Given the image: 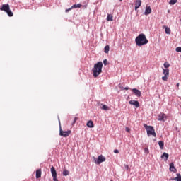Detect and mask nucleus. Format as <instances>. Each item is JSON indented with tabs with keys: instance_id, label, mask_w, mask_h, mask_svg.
Wrapping results in <instances>:
<instances>
[{
	"instance_id": "a211bd4d",
	"label": "nucleus",
	"mask_w": 181,
	"mask_h": 181,
	"mask_svg": "<svg viewBox=\"0 0 181 181\" xmlns=\"http://www.w3.org/2000/svg\"><path fill=\"white\" fill-rule=\"evenodd\" d=\"M113 16H112V14H107V21H108V22H112L113 21H114V19H113Z\"/></svg>"
},
{
	"instance_id": "423d86ee",
	"label": "nucleus",
	"mask_w": 181,
	"mask_h": 181,
	"mask_svg": "<svg viewBox=\"0 0 181 181\" xmlns=\"http://www.w3.org/2000/svg\"><path fill=\"white\" fill-rule=\"evenodd\" d=\"M106 158L104 157V156L100 155L98 157V160H95V163H97V165H100V163H103V162H105Z\"/></svg>"
},
{
	"instance_id": "f3484780",
	"label": "nucleus",
	"mask_w": 181,
	"mask_h": 181,
	"mask_svg": "<svg viewBox=\"0 0 181 181\" xmlns=\"http://www.w3.org/2000/svg\"><path fill=\"white\" fill-rule=\"evenodd\" d=\"M86 125L88 128H94V122L92 120H89Z\"/></svg>"
},
{
	"instance_id": "9d476101",
	"label": "nucleus",
	"mask_w": 181,
	"mask_h": 181,
	"mask_svg": "<svg viewBox=\"0 0 181 181\" xmlns=\"http://www.w3.org/2000/svg\"><path fill=\"white\" fill-rule=\"evenodd\" d=\"M129 104H131V105H135L136 108H139V102H138V100H130Z\"/></svg>"
},
{
	"instance_id": "dca6fc26",
	"label": "nucleus",
	"mask_w": 181,
	"mask_h": 181,
	"mask_svg": "<svg viewBox=\"0 0 181 181\" xmlns=\"http://www.w3.org/2000/svg\"><path fill=\"white\" fill-rule=\"evenodd\" d=\"M42 177V169H38L36 170V179Z\"/></svg>"
},
{
	"instance_id": "1a4fd4ad",
	"label": "nucleus",
	"mask_w": 181,
	"mask_h": 181,
	"mask_svg": "<svg viewBox=\"0 0 181 181\" xmlns=\"http://www.w3.org/2000/svg\"><path fill=\"white\" fill-rule=\"evenodd\" d=\"M132 92L134 93V94H135V95H136V97H141V95H142L141 90H139L136 88H133Z\"/></svg>"
},
{
	"instance_id": "2eb2a0df",
	"label": "nucleus",
	"mask_w": 181,
	"mask_h": 181,
	"mask_svg": "<svg viewBox=\"0 0 181 181\" xmlns=\"http://www.w3.org/2000/svg\"><path fill=\"white\" fill-rule=\"evenodd\" d=\"M161 159H164V160L166 162V160L169 159V154L168 153H163L161 156Z\"/></svg>"
},
{
	"instance_id": "20e7f679",
	"label": "nucleus",
	"mask_w": 181,
	"mask_h": 181,
	"mask_svg": "<svg viewBox=\"0 0 181 181\" xmlns=\"http://www.w3.org/2000/svg\"><path fill=\"white\" fill-rule=\"evenodd\" d=\"M0 11H4L8 16H13V13L11 11V7L9 4H3L1 7H0Z\"/></svg>"
},
{
	"instance_id": "393cba45",
	"label": "nucleus",
	"mask_w": 181,
	"mask_h": 181,
	"mask_svg": "<svg viewBox=\"0 0 181 181\" xmlns=\"http://www.w3.org/2000/svg\"><path fill=\"white\" fill-rule=\"evenodd\" d=\"M174 180L176 181H181V175L180 174H177V177L175 178H174Z\"/></svg>"
},
{
	"instance_id": "473e14b6",
	"label": "nucleus",
	"mask_w": 181,
	"mask_h": 181,
	"mask_svg": "<svg viewBox=\"0 0 181 181\" xmlns=\"http://www.w3.org/2000/svg\"><path fill=\"white\" fill-rule=\"evenodd\" d=\"M114 153H119V151L115 149V150H114Z\"/></svg>"
},
{
	"instance_id": "c756f323",
	"label": "nucleus",
	"mask_w": 181,
	"mask_h": 181,
	"mask_svg": "<svg viewBox=\"0 0 181 181\" xmlns=\"http://www.w3.org/2000/svg\"><path fill=\"white\" fill-rule=\"evenodd\" d=\"M144 152H145L146 153H149V149H148V148H144Z\"/></svg>"
},
{
	"instance_id": "6e6552de",
	"label": "nucleus",
	"mask_w": 181,
	"mask_h": 181,
	"mask_svg": "<svg viewBox=\"0 0 181 181\" xmlns=\"http://www.w3.org/2000/svg\"><path fill=\"white\" fill-rule=\"evenodd\" d=\"M170 172H173V173H176L177 172V170L176 169V167H175V163H171L170 164Z\"/></svg>"
},
{
	"instance_id": "ddd939ff",
	"label": "nucleus",
	"mask_w": 181,
	"mask_h": 181,
	"mask_svg": "<svg viewBox=\"0 0 181 181\" xmlns=\"http://www.w3.org/2000/svg\"><path fill=\"white\" fill-rule=\"evenodd\" d=\"M152 13V9H151V6H146L144 12V15H150Z\"/></svg>"
},
{
	"instance_id": "6ab92c4d",
	"label": "nucleus",
	"mask_w": 181,
	"mask_h": 181,
	"mask_svg": "<svg viewBox=\"0 0 181 181\" xmlns=\"http://www.w3.org/2000/svg\"><path fill=\"white\" fill-rule=\"evenodd\" d=\"M101 105V110H104V111H108V110H110V107L107 105L103 104Z\"/></svg>"
},
{
	"instance_id": "a878e982",
	"label": "nucleus",
	"mask_w": 181,
	"mask_h": 181,
	"mask_svg": "<svg viewBox=\"0 0 181 181\" xmlns=\"http://www.w3.org/2000/svg\"><path fill=\"white\" fill-rule=\"evenodd\" d=\"M176 2H177V0H170L169 4H170V5H175V4H176Z\"/></svg>"
},
{
	"instance_id": "f704fd0d",
	"label": "nucleus",
	"mask_w": 181,
	"mask_h": 181,
	"mask_svg": "<svg viewBox=\"0 0 181 181\" xmlns=\"http://www.w3.org/2000/svg\"><path fill=\"white\" fill-rule=\"evenodd\" d=\"M53 180H54V181H59V180H57V177H53Z\"/></svg>"
},
{
	"instance_id": "e433bc0d",
	"label": "nucleus",
	"mask_w": 181,
	"mask_h": 181,
	"mask_svg": "<svg viewBox=\"0 0 181 181\" xmlns=\"http://www.w3.org/2000/svg\"><path fill=\"white\" fill-rule=\"evenodd\" d=\"M124 90H129V87H126V88H124Z\"/></svg>"
},
{
	"instance_id": "f03ea898",
	"label": "nucleus",
	"mask_w": 181,
	"mask_h": 181,
	"mask_svg": "<svg viewBox=\"0 0 181 181\" xmlns=\"http://www.w3.org/2000/svg\"><path fill=\"white\" fill-rule=\"evenodd\" d=\"M136 46H144V45H147L148 43V39H146V36L145 34H139L135 39Z\"/></svg>"
},
{
	"instance_id": "bb28decb",
	"label": "nucleus",
	"mask_w": 181,
	"mask_h": 181,
	"mask_svg": "<svg viewBox=\"0 0 181 181\" xmlns=\"http://www.w3.org/2000/svg\"><path fill=\"white\" fill-rule=\"evenodd\" d=\"M170 64L169 63H168V62L164 63V67L165 69H168V67H170Z\"/></svg>"
},
{
	"instance_id": "412c9836",
	"label": "nucleus",
	"mask_w": 181,
	"mask_h": 181,
	"mask_svg": "<svg viewBox=\"0 0 181 181\" xmlns=\"http://www.w3.org/2000/svg\"><path fill=\"white\" fill-rule=\"evenodd\" d=\"M110 52V45H106L104 48V52L107 54Z\"/></svg>"
},
{
	"instance_id": "72a5a7b5",
	"label": "nucleus",
	"mask_w": 181,
	"mask_h": 181,
	"mask_svg": "<svg viewBox=\"0 0 181 181\" xmlns=\"http://www.w3.org/2000/svg\"><path fill=\"white\" fill-rule=\"evenodd\" d=\"M124 168H125V169H127V170H128V169H129V167L128 166V165H124Z\"/></svg>"
},
{
	"instance_id": "7ed1b4c3",
	"label": "nucleus",
	"mask_w": 181,
	"mask_h": 181,
	"mask_svg": "<svg viewBox=\"0 0 181 181\" xmlns=\"http://www.w3.org/2000/svg\"><path fill=\"white\" fill-rule=\"evenodd\" d=\"M144 127L147 131L148 136H151V135H153L154 138H156V132H155V129L153 128V127L148 126L146 124H144Z\"/></svg>"
},
{
	"instance_id": "39448f33",
	"label": "nucleus",
	"mask_w": 181,
	"mask_h": 181,
	"mask_svg": "<svg viewBox=\"0 0 181 181\" xmlns=\"http://www.w3.org/2000/svg\"><path fill=\"white\" fill-rule=\"evenodd\" d=\"M70 134H71V130H69V131H63V129H62V127H60L59 128V135L60 136H64V138L69 136V135H70Z\"/></svg>"
},
{
	"instance_id": "c9c22d12",
	"label": "nucleus",
	"mask_w": 181,
	"mask_h": 181,
	"mask_svg": "<svg viewBox=\"0 0 181 181\" xmlns=\"http://www.w3.org/2000/svg\"><path fill=\"white\" fill-rule=\"evenodd\" d=\"M76 121H77V117H75V118H74V124H76Z\"/></svg>"
},
{
	"instance_id": "2f4dec72",
	"label": "nucleus",
	"mask_w": 181,
	"mask_h": 181,
	"mask_svg": "<svg viewBox=\"0 0 181 181\" xmlns=\"http://www.w3.org/2000/svg\"><path fill=\"white\" fill-rule=\"evenodd\" d=\"M71 9H73V8H71V7L70 8L66 9L65 12H66V13L70 12V11H71Z\"/></svg>"
},
{
	"instance_id": "f257e3e1",
	"label": "nucleus",
	"mask_w": 181,
	"mask_h": 181,
	"mask_svg": "<svg viewBox=\"0 0 181 181\" xmlns=\"http://www.w3.org/2000/svg\"><path fill=\"white\" fill-rule=\"evenodd\" d=\"M93 73V77L97 78L103 73V62H99L94 64V67L92 69Z\"/></svg>"
},
{
	"instance_id": "b1692460",
	"label": "nucleus",
	"mask_w": 181,
	"mask_h": 181,
	"mask_svg": "<svg viewBox=\"0 0 181 181\" xmlns=\"http://www.w3.org/2000/svg\"><path fill=\"white\" fill-rule=\"evenodd\" d=\"M165 32L167 35H170V28L169 27H166L165 29Z\"/></svg>"
},
{
	"instance_id": "f8f14e48",
	"label": "nucleus",
	"mask_w": 181,
	"mask_h": 181,
	"mask_svg": "<svg viewBox=\"0 0 181 181\" xmlns=\"http://www.w3.org/2000/svg\"><path fill=\"white\" fill-rule=\"evenodd\" d=\"M142 5V1L141 0H136L135 2V11L139 9V8Z\"/></svg>"
},
{
	"instance_id": "5701e85b",
	"label": "nucleus",
	"mask_w": 181,
	"mask_h": 181,
	"mask_svg": "<svg viewBox=\"0 0 181 181\" xmlns=\"http://www.w3.org/2000/svg\"><path fill=\"white\" fill-rule=\"evenodd\" d=\"M69 175H70V171H69L68 170H64L63 171V175L64 176H69Z\"/></svg>"
},
{
	"instance_id": "0eeeda50",
	"label": "nucleus",
	"mask_w": 181,
	"mask_h": 181,
	"mask_svg": "<svg viewBox=\"0 0 181 181\" xmlns=\"http://www.w3.org/2000/svg\"><path fill=\"white\" fill-rule=\"evenodd\" d=\"M164 76L162 77L163 81H168V77H169V69H163Z\"/></svg>"
},
{
	"instance_id": "cd10ccee",
	"label": "nucleus",
	"mask_w": 181,
	"mask_h": 181,
	"mask_svg": "<svg viewBox=\"0 0 181 181\" xmlns=\"http://www.w3.org/2000/svg\"><path fill=\"white\" fill-rule=\"evenodd\" d=\"M176 52H178L180 53H181V47H177L176 49H175Z\"/></svg>"
},
{
	"instance_id": "4be33fe9",
	"label": "nucleus",
	"mask_w": 181,
	"mask_h": 181,
	"mask_svg": "<svg viewBox=\"0 0 181 181\" xmlns=\"http://www.w3.org/2000/svg\"><path fill=\"white\" fill-rule=\"evenodd\" d=\"M158 145L160 148V149H163L164 146H165V143L162 141H158Z\"/></svg>"
},
{
	"instance_id": "c85d7f7f",
	"label": "nucleus",
	"mask_w": 181,
	"mask_h": 181,
	"mask_svg": "<svg viewBox=\"0 0 181 181\" xmlns=\"http://www.w3.org/2000/svg\"><path fill=\"white\" fill-rule=\"evenodd\" d=\"M103 64H104L105 66H107V64H108V61L107 59H105L103 61Z\"/></svg>"
},
{
	"instance_id": "4c0bfd02",
	"label": "nucleus",
	"mask_w": 181,
	"mask_h": 181,
	"mask_svg": "<svg viewBox=\"0 0 181 181\" xmlns=\"http://www.w3.org/2000/svg\"><path fill=\"white\" fill-rule=\"evenodd\" d=\"M177 87H179V83H177Z\"/></svg>"
},
{
	"instance_id": "4468645a",
	"label": "nucleus",
	"mask_w": 181,
	"mask_h": 181,
	"mask_svg": "<svg viewBox=\"0 0 181 181\" xmlns=\"http://www.w3.org/2000/svg\"><path fill=\"white\" fill-rule=\"evenodd\" d=\"M157 119L158 121H165V119H166V117H165L164 114H160L158 115Z\"/></svg>"
},
{
	"instance_id": "9b49d317",
	"label": "nucleus",
	"mask_w": 181,
	"mask_h": 181,
	"mask_svg": "<svg viewBox=\"0 0 181 181\" xmlns=\"http://www.w3.org/2000/svg\"><path fill=\"white\" fill-rule=\"evenodd\" d=\"M51 173L52 177H57V172H56V168L53 166L51 168Z\"/></svg>"
},
{
	"instance_id": "7c9ffc66",
	"label": "nucleus",
	"mask_w": 181,
	"mask_h": 181,
	"mask_svg": "<svg viewBox=\"0 0 181 181\" xmlns=\"http://www.w3.org/2000/svg\"><path fill=\"white\" fill-rule=\"evenodd\" d=\"M127 132H131V129L129 127H126Z\"/></svg>"
},
{
	"instance_id": "aec40b11",
	"label": "nucleus",
	"mask_w": 181,
	"mask_h": 181,
	"mask_svg": "<svg viewBox=\"0 0 181 181\" xmlns=\"http://www.w3.org/2000/svg\"><path fill=\"white\" fill-rule=\"evenodd\" d=\"M81 4H74L71 7V9H76L77 8H81Z\"/></svg>"
},
{
	"instance_id": "58836bf2",
	"label": "nucleus",
	"mask_w": 181,
	"mask_h": 181,
	"mask_svg": "<svg viewBox=\"0 0 181 181\" xmlns=\"http://www.w3.org/2000/svg\"><path fill=\"white\" fill-rule=\"evenodd\" d=\"M120 1V2L122 1V0H119Z\"/></svg>"
}]
</instances>
